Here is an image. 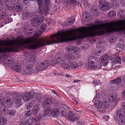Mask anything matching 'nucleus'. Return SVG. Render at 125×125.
<instances>
[{"instance_id":"51","label":"nucleus","mask_w":125,"mask_h":125,"mask_svg":"<svg viewBox=\"0 0 125 125\" xmlns=\"http://www.w3.org/2000/svg\"><path fill=\"white\" fill-rule=\"evenodd\" d=\"M118 2L116 0H113L112 1V5L114 6L117 7L118 5Z\"/></svg>"},{"instance_id":"58","label":"nucleus","mask_w":125,"mask_h":125,"mask_svg":"<svg viewBox=\"0 0 125 125\" xmlns=\"http://www.w3.org/2000/svg\"><path fill=\"white\" fill-rule=\"evenodd\" d=\"M103 56H104L105 59L106 60V61H107L109 59V57H108V55L107 54H104Z\"/></svg>"},{"instance_id":"4","label":"nucleus","mask_w":125,"mask_h":125,"mask_svg":"<svg viewBox=\"0 0 125 125\" xmlns=\"http://www.w3.org/2000/svg\"><path fill=\"white\" fill-rule=\"evenodd\" d=\"M44 3L46 4L45 6L42 4L41 6H39V12L40 15L44 14V15H46L49 11V8L48 6L49 5L50 3L49 0H44Z\"/></svg>"},{"instance_id":"40","label":"nucleus","mask_w":125,"mask_h":125,"mask_svg":"<svg viewBox=\"0 0 125 125\" xmlns=\"http://www.w3.org/2000/svg\"><path fill=\"white\" fill-rule=\"evenodd\" d=\"M89 5V3L87 1H85L82 2L80 4V6H81L87 7Z\"/></svg>"},{"instance_id":"5","label":"nucleus","mask_w":125,"mask_h":125,"mask_svg":"<svg viewBox=\"0 0 125 125\" xmlns=\"http://www.w3.org/2000/svg\"><path fill=\"white\" fill-rule=\"evenodd\" d=\"M66 51L71 55H77L80 51L79 48L73 45H69L66 47Z\"/></svg>"},{"instance_id":"55","label":"nucleus","mask_w":125,"mask_h":125,"mask_svg":"<svg viewBox=\"0 0 125 125\" xmlns=\"http://www.w3.org/2000/svg\"><path fill=\"white\" fill-rule=\"evenodd\" d=\"M99 81L98 80L96 81H94L93 82V83L94 84V85L95 86L98 84L99 83Z\"/></svg>"},{"instance_id":"33","label":"nucleus","mask_w":125,"mask_h":125,"mask_svg":"<svg viewBox=\"0 0 125 125\" xmlns=\"http://www.w3.org/2000/svg\"><path fill=\"white\" fill-rule=\"evenodd\" d=\"M124 46V45L123 44L118 43L116 45V49L120 51L121 50L123 49Z\"/></svg>"},{"instance_id":"32","label":"nucleus","mask_w":125,"mask_h":125,"mask_svg":"<svg viewBox=\"0 0 125 125\" xmlns=\"http://www.w3.org/2000/svg\"><path fill=\"white\" fill-rule=\"evenodd\" d=\"M107 3L104 0H99V7L100 8L103 5H104Z\"/></svg>"},{"instance_id":"45","label":"nucleus","mask_w":125,"mask_h":125,"mask_svg":"<svg viewBox=\"0 0 125 125\" xmlns=\"http://www.w3.org/2000/svg\"><path fill=\"white\" fill-rule=\"evenodd\" d=\"M117 14L121 16H125V11L119 10L117 12Z\"/></svg>"},{"instance_id":"25","label":"nucleus","mask_w":125,"mask_h":125,"mask_svg":"<svg viewBox=\"0 0 125 125\" xmlns=\"http://www.w3.org/2000/svg\"><path fill=\"white\" fill-rule=\"evenodd\" d=\"M10 98L9 99L7 100L5 103V106L7 108H9L12 105V103L11 102V101L10 100Z\"/></svg>"},{"instance_id":"57","label":"nucleus","mask_w":125,"mask_h":125,"mask_svg":"<svg viewBox=\"0 0 125 125\" xmlns=\"http://www.w3.org/2000/svg\"><path fill=\"white\" fill-rule=\"evenodd\" d=\"M62 26L63 27H66L68 26V23L67 22H63L62 24Z\"/></svg>"},{"instance_id":"14","label":"nucleus","mask_w":125,"mask_h":125,"mask_svg":"<svg viewBox=\"0 0 125 125\" xmlns=\"http://www.w3.org/2000/svg\"><path fill=\"white\" fill-rule=\"evenodd\" d=\"M59 113V109L56 108L53 109L51 111L49 115V116L50 117H57Z\"/></svg>"},{"instance_id":"46","label":"nucleus","mask_w":125,"mask_h":125,"mask_svg":"<svg viewBox=\"0 0 125 125\" xmlns=\"http://www.w3.org/2000/svg\"><path fill=\"white\" fill-rule=\"evenodd\" d=\"M102 103V105H103L104 107L105 108H107L109 105V104L107 101L105 100H103Z\"/></svg>"},{"instance_id":"49","label":"nucleus","mask_w":125,"mask_h":125,"mask_svg":"<svg viewBox=\"0 0 125 125\" xmlns=\"http://www.w3.org/2000/svg\"><path fill=\"white\" fill-rule=\"evenodd\" d=\"M119 122L120 125H125V118L120 119L119 121Z\"/></svg>"},{"instance_id":"3","label":"nucleus","mask_w":125,"mask_h":125,"mask_svg":"<svg viewBox=\"0 0 125 125\" xmlns=\"http://www.w3.org/2000/svg\"><path fill=\"white\" fill-rule=\"evenodd\" d=\"M8 44L6 43V46H12L10 47H2L0 46V54L3 52H16L19 49V39L16 40L10 39L8 41Z\"/></svg>"},{"instance_id":"1","label":"nucleus","mask_w":125,"mask_h":125,"mask_svg":"<svg viewBox=\"0 0 125 125\" xmlns=\"http://www.w3.org/2000/svg\"><path fill=\"white\" fill-rule=\"evenodd\" d=\"M94 22V25L83 27L81 29L60 31L50 35L49 38L39 39L33 43L39 35L38 33H35L32 37L27 39V48L30 49H36L44 45L71 42L78 39L101 36L106 33L115 32H121L124 34V19L111 22L109 24H104L99 20H95Z\"/></svg>"},{"instance_id":"19","label":"nucleus","mask_w":125,"mask_h":125,"mask_svg":"<svg viewBox=\"0 0 125 125\" xmlns=\"http://www.w3.org/2000/svg\"><path fill=\"white\" fill-rule=\"evenodd\" d=\"M119 53H117L113 56V58L114 59V60L116 63H120L121 62V59L119 57Z\"/></svg>"},{"instance_id":"44","label":"nucleus","mask_w":125,"mask_h":125,"mask_svg":"<svg viewBox=\"0 0 125 125\" xmlns=\"http://www.w3.org/2000/svg\"><path fill=\"white\" fill-rule=\"evenodd\" d=\"M59 114H61L63 116H65L66 115V113L65 110L59 109Z\"/></svg>"},{"instance_id":"12","label":"nucleus","mask_w":125,"mask_h":125,"mask_svg":"<svg viewBox=\"0 0 125 125\" xmlns=\"http://www.w3.org/2000/svg\"><path fill=\"white\" fill-rule=\"evenodd\" d=\"M123 111L122 109H119L117 110L115 115V119H116L119 121L123 117Z\"/></svg>"},{"instance_id":"39","label":"nucleus","mask_w":125,"mask_h":125,"mask_svg":"<svg viewBox=\"0 0 125 125\" xmlns=\"http://www.w3.org/2000/svg\"><path fill=\"white\" fill-rule=\"evenodd\" d=\"M6 15V13L4 11H0V20L3 18Z\"/></svg>"},{"instance_id":"59","label":"nucleus","mask_w":125,"mask_h":125,"mask_svg":"<svg viewBox=\"0 0 125 125\" xmlns=\"http://www.w3.org/2000/svg\"><path fill=\"white\" fill-rule=\"evenodd\" d=\"M105 111V109H100L99 110V112L101 113H103Z\"/></svg>"},{"instance_id":"29","label":"nucleus","mask_w":125,"mask_h":125,"mask_svg":"<svg viewBox=\"0 0 125 125\" xmlns=\"http://www.w3.org/2000/svg\"><path fill=\"white\" fill-rule=\"evenodd\" d=\"M7 119L5 117H0V125H5L7 123Z\"/></svg>"},{"instance_id":"15","label":"nucleus","mask_w":125,"mask_h":125,"mask_svg":"<svg viewBox=\"0 0 125 125\" xmlns=\"http://www.w3.org/2000/svg\"><path fill=\"white\" fill-rule=\"evenodd\" d=\"M109 102L112 103L115 101H117V94L116 93H113L110 95L108 97Z\"/></svg>"},{"instance_id":"38","label":"nucleus","mask_w":125,"mask_h":125,"mask_svg":"<svg viewBox=\"0 0 125 125\" xmlns=\"http://www.w3.org/2000/svg\"><path fill=\"white\" fill-rule=\"evenodd\" d=\"M51 110V108L46 109L44 110V113L42 115V117H43L47 115Z\"/></svg>"},{"instance_id":"53","label":"nucleus","mask_w":125,"mask_h":125,"mask_svg":"<svg viewBox=\"0 0 125 125\" xmlns=\"http://www.w3.org/2000/svg\"><path fill=\"white\" fill-rule=\"evenodd\" d=\"M32 106V104L30 103H28L26 107L27 109H29Z\"/></svg>"},{"instance_id":"50","label":"nucleus","mask_w":125,"mask_h":125,"mask_svg":"<svg viewBox=\"0 0 125 125\" xmlns=\"http://www.w3.org/2000/svg\"><path fill=\"white\" fill-rule=\"evenodd\" d=\"M46 27V24L44 23H42L41 24L40 27L41 29L42 30V31H44V30L45 29Z\"/></svg>"},{"instance_id":"16","label":"nucleus","mask_w":125,"mask_h":125,"mask_svg":"<svg viewBox=\"0 0 125 125\" xmlns=\"http://www.w3.org/2000/svg\"><path fill=\"white\" fill-rule=\"evenodd\" d=\"M33 70V68L31 64L27 65L23 71L24 73L25 74H28L31 73Z\"/></svg>"},{"instance_id":"23","label":"nucleus","mask_w":125,"mask_h":125,"mask_svg":"<svg viewBox=\"0 0 125 125\" xmlns=\"http://www.w3.org/2000/svg\"><path fill=\"white\" fill-rule=\"evenodd\" d=\"M110 8L109 4L107 3L104 5H103L100 9L103 11H105L109 10Z\"/></svg>"},{"instance_id":"56","label":"nucleus","mask_w":125,"mask_h":125,"mask_svg":"<svg viewBox=\"0 0 125 125\" xmlns=\"http://www.w3.org/2000/svg\"><path fill=\"white\" fill-rule=\"evenodd\" d=\"M121 3L122 6H125V0H121Z\"/></svg>"},{"instance_id":"60","label":"nucleus","mask_w":125,"mask_h":125,"mask_svg":"<svg viewBox=\"0 0 125 125\" xmlns=\"http://www.w3.org/2000/svg\"><path fill=\"white\" fill-rule=\"evenodd\" d=\"M8 110H7V109H3V112H4V114H5L6 115H7V111Z\"/></svg>"},{"instance_id":"37","label":"nucleus","mask_w":125,"mask_h":125,"mask_svg":"<svg viewBox=\"0 0 125 125\" xmlns=\"http://www.w3.org/2000/svg\"><path fill=\"white\" fill-rule=\"evenodd\" d=\"M83 18L84 19V18L86 19H90L91 17L90 14L87 12L83 13Z\"/></svg>"},{"instance_id":"28","label":"nucleus","mask_w":125,"mask_h":125,"mask_svg":"<svg viewBox=\"0 0 125 125\" xmlns=\"http://www.w3.org/2000/svg\"><path fill=\"white\" fill-rule=\"evenodd\" d=\"M67 21L69 26H71L73 24L75 21V18L73 17H71L68 19Z\"/></svg>"},{"instance_id":"11","label":"nucleus","mask_w":125,"mask_h":125,"mask_svg":"<svg viewBox=\"0 0 125 125\" xmlns=\"http://www.w3.org/2000/svg\"><path fill=\"white\" fill-rule=\"evenodd\" d=\"M97 60V58L93 56H90L87 60L89 68L91 69H95L97 67L94 65V63Z\"/></svg>"},{"instance_id":"6","label":"nucleus","mask_w":125,"mask_h":125,"mask_svg":"<svg viewBox=\"0 0 125 125\" xmlns=\"http://www.w3.org/2000/svg\"><path fill=\"white\" fill-rule=\"evenodd\" d=\"M54 64L52 61L50 60H47L43 61L37 67L36 70L40 71L44 70L47 69L50 65Z\"/></svg>"},{"instance_id":"62","label":"nucleus","mask_w":125,"mask_h":125,"mask_svg":"<svg viewBox=\"0 0 125 125\" xmlns=\"http://www.w3.org/2000/svg\"><path fill=\"white\" fill-rule=\"evenodd\" d=\"M59 104V103L57 102H55L53 104V105L54 106H57Z\"/></svg>"},{"instance_id":"36","label":"nucleus","mask_w":125,"mask_h":125,"mask_svg":"<svg viewBox=\"0 0 125 125\" xmlns=\"http://www.w3.org/2000/svg\"><path fill=\"white\" fill-rule=\"evenodd\" d=\"M68 3L69 4H74L75 5H78L80 3L78 0H68Z\"/></svg>"},{"instance_id":"10","label":"nucleus","mask_w":125,"mask_h":125,"mask_svg":"<svg viewBox=\"0 0 125 125\" xmlns=\"http://www.w3.org/2000/svg\"><path fill=\"white\" fill-rule=\"evenodd\" d=\"M44 99L43 97H40L39 98L38 101L39 103L42 102L43 106L44 108L48 107L52 104V100L50 98H47L44 100L43 102H42V100H43Z\"/></svg>"},{"instance_id":"9","label":"nucleus","mask_w":125,"mask_h":125,"mask_svg":"<svg viewBox=\"0 0 125 125\" xmlns=\"http://www.w3.org/2000/svg\"><path fill=\"white\" fill-rule=\"evenodd\" d=\"M42 17L39 16L32 18L31 24L33 27H36L38 26L43 21Z\"/></svg>"},{"instance_id":"30","label":"nucleus","mask_w":125,"mask_h":125,"mask_svg":"<svg viewBox=\"0 0 125 125\" xmlns=\"http://www.w3.org/2000/svg\"><path fill=\"white\" fill-rule=\"evenodd\" d=\"M103 65L104 66H105L107 68H108L110 69L112 68L113 64L112 63L107 61L104 63L103 64Z\"/></svg>"},{"instance_id":"18","label":"nucleus","mask_w":125,"mask_h":125,"mask_svg":"<svg viewBox=\"0 0 125 125\" xmlns=\"http://www.w3.org/2000/svg\"><path fill=\"white\" fill-rule=\"evenodd\" d=\"M68 117L69 119L73 121H77L79 120V118L77 117H75V116L71 112H69L68 113Z\"/></svg>"},{"instance_id":"13","label":"nucleus","mask_w":125,"mask_h":125,"mask_svg":"<svg viewBox=\"0 0 125 125\" xmlns=\"http://www.w3.org/2000/svg\"><path fill=\"white\" fill-rule=\"evenodd\" d=\"M4 62L6 66H11L12 67L15 64V60L13 58H11L9 59L4 60Z\"/></svg>"},{"instance_id":"2","label":"nucleus","mask_w":125,"mask_h":125,"mask_svg":"<svg viewBox=\"0 0 125 125\" xmlns=\"http://www.w3.org/2000/svg\"><path fill=\"white\" fill-rule=\"evenodd\" d=\"M56 59H53L54 64H57L62 66L65 69H69V66L68 64L72 62L76 59L75 56L67 53H66L62 57V53L58 52L55 55Z\"/></svg>"},{"instance_id":"61","label":"nucleus","mask_w":125,"mask_h":125,"mask_svg":"<svg viewBox=\"0 0 125 125\" xmlns=\"http://www.w3.org/2000/svg\"><path fill=\"white\" fill-rule=\"evenodd\" d=\"M114 41V39L113 38L110 37L109 39V42H112Z\"/></svg>"},{"instance_id":"48","label":"nucleus","mask_w":125,"mask_h":125,"mask_svg":"<svg viewBox=\"0 0 125 125\" xmlns=\"http://www.w3.org/2000/svg\"><path fill=\"white\" fill-rule=\"evenodd\" d=\"M27 121L28 123L31 125L32 123H34V119L33 117L31 116L29 118Z\"/></svg>"},{"instance_id":"41","label":"nucleus","mask_w":125,"mask_h":125,"mask_svg":"<svg viewBox=\"0 0 125 125\" xmlns=\"http://www.w3.org/2000/svg\"><path fill=\"white\" fill-rule=\"evenodd\" d=\"M27 121V118H24L22 119L20 121V125H25Z\"/></svg>"},{"instance_id":"63","label":"nucleus","mask_w":125,"mask_h":125,"mask_svg":"<svg viewBox=\"0 0 125 125\" xmlns=\"http://www.w3.org/2000/svg\"><path fill=\"white\" fill-rule=\"evenodd\" d=\"M122 107L123 109L125 110V102L123 103Z\"/></svg>"},{"instance_id":"42","label":"nucleus","mask_w":125,"mask_h":125,"mask_svg":"<svg viewBox=\"0 0 125 125\" xmlns=\"http://www.w3.org/2000/svg\"><path fill=\"white\" fill-rule=\"evenodd\" d=\"M97 8L96 7L93 6L91 9V11L94 14H95L97 13Z\"/></svg>"},{"instance_id":"24","label":"nucleus","mask_w":125,"mask_h":125,"mask_svg":"<svg viewBox=\"0 0 125 125\" xmlns=\"http://www.w3.org/2000/svg\"><path fill=\"white\" fill-rule=\"evenodd\" d=\"M40 110V108L37 104L34 105L33 108L32 112L35 114H37Z\"/></svg>"},{"instance_id":"52","label":"nucleus","mask_w":125,"mask_h":125,"mask_svg":"<svg viewBox=\"0 0 125 125\" xmlns=\"http://www.w3.org/2000/svg\"><path fill=\"white\" fill-rule=\"evenodd\" d=\"M104 56H102L100 59L99 61V62L100 63H102L107 61L106 60L105 58H104Z\"/></svg>"},{"instance_id":"54","label":"nucleus","mask_w":125,"mask_h":125,"mask_svg":"<svg viewBox=\"0 0 125 125\" xmlns=\"http://www.w3.org/2000/svg\"><path fill=\"white\" fill-rule=\"evenodd\" d=\"M36 0L38 2V4L39 6H41V5L43 4L42 0Z\"/></svg>"},{"instance_id":"64","label":"nucleus","mask_w":125,"mask_h":125,"mask_svg":"<svg viewBox=\"0 0 125 125\" xmlns=\"http://www.w3.org/2000/svg\"><path fill=\"white\" fill-rule=\"evenodd\" d=\"M122 80L123 82L125 83V75H124L123 77Z\"/></svg>"},{"instance_id":"17","label":"nucleus","mask_w":125,"mask_h":125,"mask_svg":"<svg viewBox=\"0 0 125 125\" xmlns=\"http://www.w3.org/2000/svg\"><path fill=\"white\" fill-rule=\"evenodd\" d=\"M21 64L19 63H16L12 66V69L17 72H19L21 67Z\"/></svg>"},{"instance_id":"21","label":"nucleus","mask_w":125,"mask_h":125,"mask_svg":"<svg viewBox=\"0 0 125 125\" xmlns=\"http://www.w3.org/2000/svg\"><path fill=\"white\" fill-rule=\"evenodd\" d=\"M94 105L97 108L100 109L102 107V104L99 100L95 101L94 103Z\"/></svg>"},{"instance_id":"27","label":"nucleus","mask_w":125,"mask_h":125,"mask_svg":"<svg viewBox=\"0 0 125 125\" xmlns=\"http://www.w3.org/2000/svg\"><path fill=\"white\" fill-rule=\"evenodd\" d=\"M103 49H100L98 51H94V54L96 56H100L102 55L104 52V50Z\"/></svg>"},{"instance_id":"7","label":"nucleus","mask_w":125,"mask_h":125,"mask_svg":"<svg viewBox=\"0 0 125 125\" xmlns=\"http://www.w3.org/2000/svg\"><path fill=\"white\" fill-rule=\"evenodd\" d=\"M11 9L13 10L20 11L22 9V4L18 2L17 0H12L11 1Z\"/></svg>"},{"instance_id":"20","label":"nucleus","mask_w":125,"mask_h":125,"mask_svg":"<svg viewBox=\"0 0 125 125\" xmlns=\"http://www.w3.org/2000/svg\"><path fill=\"white\" fill-rule=\"evenodd\" d=\"M121 79L120 77H118L114 80L110 81V82L113 84L116 85H119L121 82Z\"/></svg>"},{"instance_id":"22","label":"nucleus","mask_w":125,"mask_h":125,"mask_svg":"<svg viewBox=\"0 0 125 125\" xmlns=\"http://www.w3.org/2000/svg\"><path fill=\"white\" fill-rule=\"evenodd\" d=\"M19 95L16 97V99L15 101V103L17 105V107H19L21 105V99L19 97Z\"/></svg>"},{"instance_id":"34","label":"nucleus","mask_w":125,"mask_h":125,"mask_svg":"<svg viewBox=\"0 0 125 125\" xmlns=\"http://www.w3.org/2000/svg\"><path fill=\"white\" fill-rule=\"evenodd\" d=\"M41 118V115L38 114L36 115L34 118V122L36 123L40 121Z\"/></svg>"},{"instance_id":"26","label":"nucleus","mask_w":125,"mask_h":125,"mask_svg":"<svg viewBox=\"0 0 125 125\" xmlns=\"http://www.w3.org/2000/svg\"><path fill=\"white\" fill-rule=\"evenodd\" d=\"M16 113V111L14 110H9L7 111V115L10 116H13L15 115Z\"/></svg>"},{"instance_id":"8","label":"nucleus","mask_w":125,"mask_h":125,"mask_svg":"<svg viewBox=\"0 0 125 125\" xmlns=\"http://www.w3.org/2000/svg\"><path fill=\"white\" fill-rule=\"evenodd\" d=\"M31 94V92L29 93L25 92L19 94V96H20V97H22L24 101L27 102L34 97V95Z\"/></svg>"},{"instance_id":"31","label":"nucleus","mask_w":125,"mask_h":125,"mask_svg":"<svg viewBox=\"0 0 125 125\" xmlns=\"http://www.w3.org/2000/svg\"><path fill=\"white\" fill-rule=\"evenodd\" d=\"M116 13L115 11L113 10H111L108 13V16L110 18L115 17L116 16Z\"/></svg>"},{"instance_id":"47","label":"nucleus","mask_w":125,"mask_h":125,"mask_svg":"<svg viewBox=\"0 0 125 125\" xmlns=\"http://www.w3.org/2000/svg\"><path fill=\"white\" fill-rule=\"evenodd\" d=\"M32 113L31 111L28 110L26 112L24 116L26 117H29L31 115Z\"/></svg>"},{"instance_id":"35","label":"nucleus","mask_w":125,"mask_h":125,"mask_svg":"<svg viewBox=\"0 0 125 125\" xmlns=\"http://www.w3.org/2000/svg\"><path fill=\"white\" fill-rule=\"evenodd\" d=\"M70 67L72 69L75 68H77L78 66V64L75 62H74L70 64ZM70 67H69V68Z\"/></svg>"},{"instance_id":"43","label":"nucleus","mask_w":125,"mask_h":125,"mask_svg":"<svg viewBox=\"0 0 125 125\" xmlns=\"http://www.w3.org/2000/svg\"><path fill=\"white\" fill-rule=\"evenodd\" d=\"M23 16L25 18H27L31 16L30 13L28 11H25L23 13Z\"/></svg>"}]
</instances>
